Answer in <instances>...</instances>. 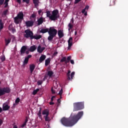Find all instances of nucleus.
<instances>
[{
    "mask_svg": "<svg viewBox=\"0 0 128 128\" xmlns=\"http://www.w3.org/2000/svg\"><path fill=\"white\" fill-rule=\"evenodd\" d=\"M26 25L27 28H30L34 26V22L32 20H28L26 22Z\"/></svg>",
    "mask_w": 128,
    "mask_h": 128,
    "instance_id": "9d476101",
    "label": "nucleus"
},
{
    "mask_svg": "<svg viewBox=\"0 0 128 128\" xmlns=\"http://www.w3.org/2000/svg\"><path fill=\"white\" fill-rule=\"evenodd\" d=\"M84 108V104L82 102H78L74 104V112H78Z\"/></svg>",
    "mask_w": 128,
    "mask_h": 128,
    "instance_id": "7ed1b4c3",
    "label": "nucleus"
},
{
    "mask_svg": "<svg viewBox=\"0 0 128 128\" xmlns=\"http://www.w3.org/2000/svg\"><path fill=\"white\" fill-rule=\"evenodd\" d=\"M52 74H54V72L52 71H48V76L50 78H52Z\"/></svg>",
    "mask_w": 128,
    "mask_h": 128,
    "instance_id": "c85d7f7f",
    "label": "nucleus"
},
{
    "mask_svg": "<svg viewBox=\"0 0 128 128\" xmlns=\"http://www.w3.org/2000/svg\"><path fill=\"white\" fill-rule=\"evenodd\" d=\"M4 2V0H0V4L2 6V4H3Z\"/></svg>",
    "mask_w": 128,
    "mask_h": 128,
    "instance_id": "3c124183",
    "label": "nucleus"
},
{
    "mask_svg": "<svg viewBox=\"0 0 128 128\" xmlns=\"http://www.w3.org/2000/svg\"><path fill=\"white\" fill-rule=\"evenodd\" d=\"M82 14H84V16H88V12H86V9L84 8L82 10Z\"/></svg>",
    "mask_w": 128,
    "mask_h": 128,
    "instance_id": "e433bc0d",
    "label": "nucleus"
},
{
    "mask_svg": "<svg viewBox=\"0 0 128 128\" xmlns=\"http://www.w3.org/2000/svg\"><path fill=\"white\" fill-rule=\"evenodd\" d=\"M50 64V58H48L45 60V66H48Z\"/></svg>",
    "mask_w": 128,
    "mask_h": 128,
    "instance_id": "393cba45",
    "label": "nucleus"
},
{
    "mask_svg": "<svg viewBox=\"0 0 128 128\" xmlns=\"http://www.w3.org/2000/svg\"><path fill=\"white\" fill-rule=\"evenodd\" d=\"M42 84V80H38V86H40V84Z\"/></svg>",
    "mask_w": 128,
    "mask_h": 128,
    "instance_id": "c03bdc74",
    "label": "nucleus"
},
{
    "mask_svg": "<svg viewBox=\"0 0 128 128\" xmlns=\"http://www.w3.org/2000/svg\"><path fill=\"white\" fill-rule=\"evenodd\" d=\"M8 10H6L4 11L3 14L4 16H6V14H8Z\"/></svg>",
    "mask_w": 128,
    "mask_h": 128,
    "instance_id": "58836bf2",
    "label": "nucleus"
},
{
    "mask_svg": "<svg viewBox=\"0 0 128 128\" xmlns=\"http://www.w3.org/2000/svg\"><path fill=\"white\" fill-rule=\"evenodd\" d=\"M38 114H42V108H40V110L38 112Z\"/></svg>",
    "mask_w": 128,
    "mask_h": 128,
    "instance_id": "0e129e2a",
    "label": "nucleus"
},
{
    "mask_svg": "<svg viewBox=\"0 0 128 128\" xmlns=\"http://www.w3.org/2000/svg\"><path fill=\"white\" fill-rule=\"evenodd\" d=\"M66 61V58L63 57L60 60V62H64Z\"/></svg>",
    "mask_w": 128,
    "mask_h": 128,
    "instance_id": "c9c22d12",
    "label": "nucleus"
},
{
    "mask_svg": "<svg viewBox=\"0 0 128 128\" xmlns=\"http://www.w3.org/2000/svg\"><path fill=\"white\" fill-rule=\"evenodd\" d=\"M28 122V117H26L24 122L21 126L22 128H24V126H26V123Z\"/></svg>",
    "mask_w": 128,
    "mask_h": 128,
    "instance_id": "4be33fe9",
    "label": "nucleus"
},
{
    "mask_svg": "<svg viewBox=\"0 0 128 128\" xmlns=\"http://www.w3.org/2000/svg\"><path fill=\"white\" fill-rule=\"evenodd\" d=\"M9 108H10V106H8V104H6V103L3 104L2 110H8Z\"/></svg>",
    "mask_w": 128,
    "mask_h": 128,
    "instance_id": "6e6552de",
    "label": "nucleus"
},
{
    "mask_svg": "<svg viewBox=\"0 0 128 128\" xmlns=\"http://www.w3.org/2000/svg\"><path fill=\"white\" fill-rule=\"evenodd\" d=\"M32 58V55H28L27 57L25 58L24 64H28V60Z\"/></svg>",
    "mask_w": 128,
    "mask_h": 128,
    "instance_id": "2eb2a0df",
    "label": "nucleus"
},
{
    "mask_svg": "<svg viewBox=\"0 0 128 128\" xmlns=\"http://www.w3.org/2000/svg\"><path fill=\"white\" fill-rule=\"evenodd\" d=\"M31 16L33 18H36V14H32Z\"/></svg>",
    "mask_w": 128,
    "mask_h": 128,
    "instance_id": "09e8293b",
    "label": "nucleus"
},
{
    "mask_svg": "<svg viewBox=\"0 0 128 128\" xmlns=\"http://www.w3.org/2000/svg\"><path fill=\"white\" fill-rule=\"evenodd\" d=\"M82 116H84V111H80L76 114L70 116L69 118H62L60 122L64 126H74L82 118Z\"/></svg>",
    "mask_w": 128,
    "mask_h": 128,
    "instance_id": "f257e3e1",
    "label": "nucleus"
},
{
    "mask_svg": "<svg viewBox=\"0 0 128 128\" xmlns=\"http://www.w3.org/2000/svg\"><path fill=\"white\" fill-rule=\"evenodd\" d=\"M42 114L44 116H49L50 112L48 111V110L45 109L42 111Z\"/></svg>",
    "mask_w": 128,
    "mask_h": 128,
    "instance_id": "f3484780",
    "label": "nucleus"
},
{
    "mask_svg": "<svg viewBox=\"0 0 128 128\" xmlns=\"http://www.w3.org/2000/svg\"><path fill=\"white\" fill-rule=\"evenodd\" d=\"M25 53L26 54H30V51L29 50L26 51Z\"/></svg>",
    "mask_w": 128,
    "mask_h": 128,
    "instance_id": "e2e57ef3",
    "label": "nucleus"
},
{
    "mask_svg": "<svg viewBox=\"0 0 128 128\" xmlns=\"http://www.w3.org/2000/svg\"><path fill=\"white\" fill-rule=\"evenodd\" d=\"M12 32H16V29L12 28Z\"/></svg>",
    "mask_w": 128,
    "mask_h": 128,
    "instance_id": "774afa93",
    "label": "nucleus"
},
{
    "mask_svg": "<svg viewBox=\"0 0 128 128\" xmlns=\"http://www.w3.org/2000/svg\"><path fill=\"white\" fill-rule=\"evenodd\" d=\"M26 50H28V46H24L21 48L20 52V55H22L26 53Z\"/></svg>",
    "mask_w": 128,
    "mask_h": 128,
    "instance_id": "0eeeda50",
    "label": "nucleus"
},
{
    "mask_svg": "<svg viewBox=\"0 0 128 128\" xmlns=\"http://www.w3.org/2000/svg\"><path fill=\"white\" fill-rule=\"evenodd\" d=\"M36 50V46L34 45L32 46H31L29 49L30 52H34Z\"/></svg>",
    "mask_w": 128,
    "mask_h": 128,
    "instance_id": "412c9836",
    "label": "nucleus"
},
{
    "mask_svg": "<svg viewBox=\"0 0 128 128\" xmlns=\"http://www.w3.org/2000/svg\"><path fill=\"white\" fill-rule=\"evenodd\" d=\"M33 4H34V6H38L40 1L38 0H33Z\"/></svg>",
    "mask_w": 128,
    "mask_h": 128,
    "instance_id": "5701e85b",
    "label": "nucleus"
},
{
    "mask_svg": "<svg viewBox=\"0 0 128 128\" xmlns=\"http://www.w3.org/2000/svg\"><path fill=\"white\" fill-rule=\"evenodd\" d=\"M42 11L41 10H39L38 11V14H40H40H42Z\"/></svg>",
    "mask_w": 128,
    "mask_h": 128,
    "instance_id": "6e6d98bb",
    "label": "nucleus"
},
{
    "mask_svg": "<svg viewBox=\"0 0 128 128\" xmlns=\"http://www.w3.org/2000/svg\"><path fill=\"white\" fill-rule=\"evenodd\" d=\"M12 40L10 39H5L6 46H8V44Z\"/></svg>",
    "mask_w": 128,
    "mask_h": 128,
    "instance_id": "c756f323",
    "label": "nucleus"
},
{
    "mask_svg": "<svg viewBox=\"0 0 128 128\" xmlns=\"http://www.w3.org/2000/svg\"><path fill=\"white\" fill-rule=\"evenodd\" d=\"M80 2V0H74V4H78V2Z\"/></svg>",
    "mask_w": 128,
    "mask_h": 128,
    "instance_id": "49530a36",
    "label": "nucleus"
},
{
    "mask_svg": "<svg viewBox=\"0 0 128 128\" xmlns=\"http://www.w3.org/2000/svg\"><path fill=\"white\" fill-rule=\"evenodd\" d=\"M68 30H70L72 28L74 27V25L70 23L68 25Z\"/></svg>",
    "mask_w": 128,
    "mask_h": 128,
    "instance_id": "473e14b6",
    "label": "nucleus"
},
{
    "mask_svg": "<svg viewBox=\"0 0 128 128\" xmlns=\"http://www.w3.org/2000/svg\"><path fill=\"white\" fill-rule=\"evenodd\" d=\"M23 2H26L27 4H30V0H22Z\"/></svg>",
    "mask_w": 128,
    "mask_h": 128,
    "instance_id": "a19ab883",
    "label": "nucleus"
},
{
    "mask_svg": "<svg viewBox=\"0 0 128 128\" xmlns=\"http://www.w3.org/2000/svg\"><path fill=\"white\" fill-rule=\"evenodd\" d=\"M0 60L2 62H4V60H6V56H4V55L1 56Z\"/></svg>",
    "mask_w": 128,
    "mask_h": 128,
    "instance_id": "4c0bfd02",
    "label": "nucleus"
},
{
    "mask_svg": "<svg viewBox=\"0 0 128 128\" xmlns=\"http://www.w3.org/2000/svg\"><path fill=\"white\" fill-rule=\"evenodd\" d=\"M56 98V96H52L51 98V102H54V98Z\"/></svg>",
    "mask_w": 128,
    "mask_h": 128,
    "instance_id": "864d4df0",
    "label": "nucleus"
},
{
    "mask_svg": "<svg viewBox=\"0 0 128 128\" xmlns=\"http://www.w3.org/2000/svg\"><path fill=\"white\" fill-rule=\"evenodd\" d=\"M70 64H74V60H70Z\"/></svg>",
    "mask_w": 128,
    "mask_h": 128,
    "instance_id": "603ef678",
    "label": "nucleus"
},
{
    "mask_svg": "<svg viewBox=\"0 0 128 128\" xmlns=\"http://www.w3.org/2000/svg\"><path fill=\"white\" fill-rule=\"evenodd\" d=\"M57 102H58V106H60V98H58V100H57Z\"/></svg>",
    "mask_w": 128,
    "mask_h": 128,
    "instance_id": "a18cd8bd",
    "label": "nucleus"
},
{
    "mask_svg": "<svg viewBox=\"0 0 128 128\" xmlns=\"http://www.w3.org/2000/svg\"><path fill=\"white\" fill-rule=\"evenodd\" d=\"M46 56L45 55H42L40 56L39 58V62H42L44 60H46Z\"/></svg>",
    "mask_w": 128,
    "mask_h": 128,
    "instance_id": "6ab92c4d",
    "label": "nucleus"
},
{
    "mask_svg": "<svg viewBox=\"0 0 128 128\" xmlns=\"http://www.w3.org/2000/svg\"><path fill=\"white\" fill-rule=\"evenodd\" d=\"M74 72H72L70 74L71 78H70L71 80H72V78H74Z\"/></svg>",
    "mask_w": 128,
    "mask_h": 128,
    "instance_id": "79ce46f5",
    "label": "nucleus"
},
{
    "mask_svg": "<svg viewBox=\"0 0 128 128\" xmlns=\"http://www.w3.org/2000/svg\"><path fill=\"white\" fill-rule=\"evenodd\" d=\"M71 58H72V56H69L67 58V60L70 62V60Z\"/></svg>",
    "mask_w": 128,
    "mask_h": 128,
    "instance_id": "8fccbe9b",
    "label": "nucleus"
},
{
    "mask_svg": "<svg viewBox=\"0 0 128 128\" xmlns=\"http://www.w3.org/2000/svg\"><path fill=\"white\" fill-rule=\"evenodd\" d=\"M37 116H38V118L41 120H42V113H38Z\"/></svg>",
    "mask_w": 128,
    "mask_h": 128,
    "instance_id": "f704fd0d",
    "label": "nucleus"
},
{
    "mask_svg": "<svg viewBox=\"0 0 128 128\" xmlns=\"http://www.w3.org/2000/svg\"><path fill=\"white\" fill-rule=\"evenodd\" d=\"M62 92H63V90H62V88L58 93V94H60V96H62Z\"/></svg>",
    "mask_w": 128,
    "mask_h": 128,
    "instance_id": "ea45409f",
    "label": "nucleus"
},
{
    "mask_svg": "<svg viewBox=\"0 0 128 128\" xmlns=\"http://www.w3.org/2000/svg\"><path fill=\"white\" fill-rule=\"evenodd\" d=\"M49 104H50V106H52L53 104H54V103L53 102H50Z\"/></svg>",
    "mask_w": 128,
    "mask_h": 128,
    "instance_id": "13d9d810",
    "label": "nucleus"
},
{
    "mask_svg": "<svg viewBox=\"0 0 128 128\" xmlns=\"http://www.w3.org/2000/svg\"><path fill=\"white\" fill-rule=\"evenodd\" d=\"M12 28H12V24L8 26L9 30H12Z\"/></svg>",
    "mask_w": 128,
    "mask_h": 128,
    "instance_id": "37998d69",
    "label": "nucleus"
},
{
    "mask_svg": "<svg viewBox=\"0 0 128 128\" xmlns=\"http://www.w3.org/2000/svg\"><path fill=\"white\" fill-rule=\"evenodd\" d=\"M46 50V48L44 47H41L40 46H39L38 47V52H39V54H42V52H44V50Z\"/></svg>",
    "mask_w": 128,
    "mask_h": 128,
    "instance_id": "ddd939ff",
    "label": "nucleus"
},
{
    "mask_svg": "<svg viewBox=\"0 0 128 128\" xmlns=\"http://www.w3.org/2000/svg\"><path fill=\"white\" fill-rule=\"evenodd\" d=\"M58 36H59V38H62L64 36V32L62 30H58Z\"/></svg>",
    "mask_w": 128,
    "mask_h": 128,
    "instance_id": "dca6fc26",
    "label": "nucleus"
},
{
    "mask_svg": "<svg viewBox=\"0 0 128 128\" xmlns=\"http://www.w3.org/2000/svg\"><path fill=\"white\" fill-rule=\"evenodd\" d=\"M70 70H68L67 73V76H68V80H70Z\"/></svg>",
    "mask_w": 128,
    "mask_h": 128,
    "instance_id": "bb28decb",
    "label": "nucleus"
},
{
    "mask_svg": "<svg viewBox=\"0 0 128 128\" xmlns=\"http://www.w3.org/2000/svg\"><path fill=\"white\" fill-rule=\"evenodd\" d=\"M25 34H24V36L26 38H30V40L32 39V36H34V32L30 30H24Z\"/></svg>",
    "mask_w": 128,
    "mask_h": 128,
    "instance_id": "423d86ee",
    "label": "nucleus"
},
{
    "mask_svg": "<svg viewBox=\"0 0 128 128\" xmlns=\"http://www.w3.org/2000/svg\"><path fill=\"white\" fill-rule=\"evenodd\" d=\"M49 36L48 38V40L49 42H52L54 40V38L58 34V30L54 28V27H50L48 32Z\"/></svg>",
    "mask_w": 128,
    "mask_h": 128,
    "instance_id": "f03ea898",
    "label": "nucleus"
},
{
    "mask_svg": "<svg viewBox=\"0 0 128 128\" xmlns=\"http://www.w3.org/2000/svg\"><path fill=\"white\" fill-rule=\"evenodd\" d=\"M56 54H58V52H54L53 56H56Z\"/></svg>",
    "mask_w": 128,
    "mask_h": 128,
    "instance_id": "5fc2aeb1",
    "label": "nucleus"
},
{
    "mask_svg": "<svg viewBox=\"0 0 128 128\" xmlns=\"http://www.w3.org/2000/svg\"><path fill=\"white\" fill-rule=\"evenodd\" d=\"M17 2H18V4H20L22 3V0H16Z\"/></svg>",
    "mask_w": 128,
    "mask_h": 128,
    "instance_id": "4d7b16f0",
    "label": "nucleus"
},
{
    "mask_svg": "<svg viewBox=\"0 0 128 128\" xmlns=\"http://www.w3.org/2000/svg\"><path fill=\"white\" fill-rule=\"evenodd\" d=\"M10 88L8 87H4L0 88V96H4L6 94H10Z\"/></svg>",
    "mask_w": 128,
    "mask_h": 128,
    "instance_id": "39448f33",
    "label": "nucleus"
},
{
    "mask_svg": "<svg viewBox=\"0 0 128 128\" xmlns=\"http://www.w3.org/2000/svg\"><path fill=\"white\" fill-rule=\"evenodd\" d=\"M46 14L47 18H49L50 20V16H52V14H50V12L48 10L46 12Z\"/></svg>",
    "mask_w": 128,
    "mask_h": 128,
    "instance_id": "cd10ccee",
    "label": "nucleus"
},
{
    "mask_svg": "<svg viewBox=\"0 0 128 128\" xmlns=\"http://www.w3.org/2000/svg\"><path fill=\"white\" fill-rule=\"evenodd\" d=\"M2 119H0V126H2Z\"/></svg>",
    "mask_w": 128,
    "mask_h": 128,
    "instance_id": "bf43d9fd",
    "label": "nucleus"
},
{
    "mask_svg": "<svg viewBox=\"0 0 128 128\" xmlns=\"http://www.w3.org/2000/svg\"><path fill=\"white\" fill-rule=\"evenodd\" d=\"M8 2H10V0H6L4 4H8Z\"/></svg>",
    "mask_w": 128,
    "mask_h": 128,
    "instance_id": "69168bd1",
    "label": "nucleus"
},
{
    "mask_svg": "<svg viewBox=\"0 0 128 128\" xmlns=\"http://www.w3.org/2000/svg\"><path fill=\"white\" fill-rule=\"evenodd\" d=\"M51 91H52V94H56V90H54V88H52Z\"/></svg>",
    "mask_w": 128,
    "mask_h": 128,
    "instance_id": "de8ad7c7",
    "label": "nucleus"
},
{
    "mask_svg": "<svg viewBox=\"0 0 128 128\" xmlns=\"http://www.w3.org/2000/svg\"><path fill=\"white\" fill-rule=\"evenodd\" d=\"M89 8H90V6H86L84 8H85L86 10H88Z\"/></svg>",
    "mask_w": 128,
    "mask_h": 128,
    "instance_id": "338daca9",
    "label": "nucleus"
},
{
    "mask_svg": "<svg viewBox=\"0 0 128 128\" xmlns=\"http://www.w3.org/2000/svg\"><path fill=\"white\" fill-rule=\"evenodd\" d=\"M36 68V66L34 64H32L30 66V72L31 74H32L34 70V68Z\"/></svg>",
    "mask_w": 128,
    "mask_h": 128,
    "instance_id": "a211bd4d",
    "label": "nucleus"
},
{
    "mask_svg": "<svg viewBox=\"0 0 128 128\" xmlns=\"http://www.w3.org/2000/svg\"><path fill=\"white\" fill-rule=\"evenodd\" d=\"M45 18L41 17L38 20V26H40V24H42V22H44V20Z\"/></svg>",
    "mask_w": 128,
    "mask_h": 128,
    "instance_id": "9b49d317",
    "label": "nucleus"
},
{
    "mask_svg": "<svg viewBox=\"0 0 128 128\" xmlns=\"http://www.w3.org/2000/svg\"><path fill=\"white\" fill-rule=\"evenodd\" d=\"M34 40H40V38H42V35H38L36 34L35 35L32 36V40H34Z\"/></svg>",
    "mask_w": 128,
    "mask_h": 128,
    "instance_id": "4468645a",
    "label": "nucleus"
},
{
    "mask_svg": "<svg viewBox=\"0 0 128 128\" xmlns=\"http://www.w3.org/2000/svg\"><path fill=\"white\" fill-rule=\"evenodd\" d=\"M51 20H58V19L60 18V14H58V10H55L52 12V14L50 16Z\"/></svg>",
    "mask_w": 128,
    "mask_h": 128,
    "instance_id": "20e7f679",
    "label": "nucleus"
},
{
    "mask_svg": "<svg viewBox=\"0 0 128 128\" xmlns=\"http://www.w3.org/2000/svg\"><path fill=\"white\" fill-rule=\"evenodd\" d=\"M14 22L16 24H20V19L17 16L14 18Z\"/></svg>",
    "mask_w": 128,
    "mask_h": 128,
    "instance_id": "b1692460",
    "label": "nucleus"
},
{
    "mask_svg": "<svg viewBox=\"0 0 128 128\" xmlns=\"http://www.w3.org/2000/svg\"><path fill=\"white\" fill-rule=\"evenodd\" d=\"M38 92H40V89L39 88H37L36 90H34L33 91V93L32 94H33L34 96H36V94H38Z\"/></svg>",
    "mask_w": 128,
    "mask_h": 128,
    "instance_id": "2f4dec72",
    "label": "nucleus"
},
{
    "mask_svg": "<svg viewBox=\"0 0 128 128\" xmlns=\"http://www.w3.org/2000/svg\"><path fill=\"white\" fill-rule=\"evenodd\" d=\"M2 28H4V22L2 20H0V30H2Z\"/></svg>",
    "mask_w": 128,
    "mask_h": 128,
    "instance_id": "7c9ffc66",
    "label": "nucleus"
},
{
    "mask_svg": "<svg viewBox=\"0 0 128 128\" xmlns=\"http://www.w3.org/2000/svg\"><path fill=\"white\" fill-rule=\"evenodd\" d=\"M49 30H50V28H43L40 30V32H41V34H46V32L48 33Z\"/></svg>",
    "mask_w": 128,
    "mask_h": 128,
    "instance_id": "aec40b11",
    "label": "nucleus"
},
{
    "mask_svg": "<svg viewBox=\"0 0 128 128\" xmlns=\"http://www.w3.org/2000/svg\"><path fill=\"white\" fill-rule=\"evenodd\" d=\"M72 46V37L69 38L68 40V50H70V48Z\"/></svg>",
    "mask_w": 128,
    "mask_h": 128,
    "instance_id": "1a4fd4ad",
    "label": "nucleus"
},
{
    "mask_svg": "<svg viewBox=\"0 0 128 128\" xmlns=\"http://www.w3.org/2000/svg\"><path fill=\"white\" fill-rule=\"evenodd\" d=\"M4 8H8V3H4Z\"/></svg>",
    "mask_w": 128,
    "mask_h": 128,
    "instance_id": "052dcab7",
    "label": "nucleus"
},
{
    "mask_svg": "<svg viewBox=\"0 0 128 128\" xmlns=\"http://www.w3.org/2000/svg\"><path fill=\"white\" fill-rule=\"evenodd\" d=\"M16 16L19 20H24V12H19Z\"/></svg>",
    "mask_w": 128,
    "mask_h": 128,
    "instance_id": "f8f14e48",
    "label": "nucleus"
},
{
    "mask_svg": "<svg viewBox=\"0 0 128 128\" xmlns=\"http://www.w3.org/2000/svg\"><path fill=\"white\" fill-rule=\"evenodd\" d=\"M20 102V98H17L15 100V103L18 104Z\"/></svg>",
    "mask_w": 128,
    "mask_h": 128,
    "instance_id": "72a5a7b5",
    "label": "nucleus"
},
{
    "mask_svg": "<svg viewBox=\"0 0 128 128\" xmlns=\"http://www.w3.org/2000/svg\"><path fill=\"white\" fill-rule=\"evenodd\" d=\"M44 118L45 122H50V118L48 117V115L44 116Z\"/></svg>",
    "mask_w": 128,
    "mask_h": 128,
    "instance_id": "a878e982",
    "label": "nucleus"
},
{
    "mask_svg": "<svg viewBox=\"0 0 128 128\" xmlns=\"http://www.w3.org/2000/svg\"><path fill=\"white\" fill-rule=\"evenodd\" d=\"M68 62H70V61H68V60H66V61H65V64H68Z\"/></svg>",
    "mask_w": 128,
    "mask_h": 128,
    "instance_id": "680f3d73",
    "label": "nucleus"
}]
</instances>
